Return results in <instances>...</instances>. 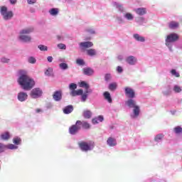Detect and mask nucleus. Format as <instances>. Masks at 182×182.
Here are the masks:
<instances>
[{
  "instance_id": "f257e3e1",
  "label": "nucleus",
  "mask_w": 182,
  "mask_h": 182,
  "mask_svg": "<svg viewBox=\"0 0 182 182\" xmlns=\"http://www.w3.org/2000/svg\"><path fill=\"white\" fill-rule=\"evenodd\" d=\"M17 82L23 90H32L35 86V80L28 75V73L25 70L18 71Z\"/></svg>"
},
{
  "instance_id": "f03ea898",
  "label": "nucleus",
  "mask_w": 182,
  "mask_h": 182,
  "mask_svg": "<svg viewBox=\"0 0 182 182\" xmlns=\"http://www.w3.org/2000/svg\"><path fill=\"white\" fill-rule=\"evenodd\" d=\"M126 106L129 109H133L132 112L130 114L131 119H137L140 116V107L137 105L136 100L133 98H129L128 100L125 102Z\"/></svg>"
},
{
  "instance_id": "7ed1b4c3",
  "label": "nucleus",
  "mask_w": 182,
  "mask_h": 182,
  "mask_svg": "<svg viewBox=\"0 0 182 182\" xmlns=\"http://www.w3.org/2000/svg\"><path fill=\"white\" fill-rule=\"evenodd\" d=\"M33 31H35V28L33 26L27 27L21 30L18 36L19 41H21V42H23L24 43H29V42L32 41V37L28 35L32 33Z\"/></svg>"
},
{
  "instance_id": "20e7f679",
  "label": "nucleus",
  "mask_w": 182,
  "mask_h": 182,
  "mask_svg": "<svg viewBox=\"0 0 182 182\" xmlns=\"http://www.w3.org/2000/svg\"><path fill=\"white\" fill-rule=\"evenodd\" d=\"M112 6L114 8H116L119 11V12H121V14H123V18L124 19H126V21H128L129 22H132L134 19V15L130 12H126V9H124V6H123V4L113 1Z\"/></svg>"
},
{
  "instance_id": "39448f33",
  "label": "nucleus",
  "mask_w": 182,
  "mask_h": 182,
  "mask_svg": "<svg viewBox=\"0 0 182 182\" xmlns=\"http://www.w3.org/2000/svg\"><path fill=\"white\" fill-rule=\"evenodd\" d=\"M177 41H178V34L176 33H171L166 36L165 46H167L169 52H173V45Z\"/></svg>"
},
{
  "instance_id": "423d86ee",
  "label": "nucleus",
  "mask_w": 182,
  "mask_h": 182,
  "mask_svg": "<svg viewBox=\"0 0 182 182\" xmlns=\"http://www.w3.org/2000/svg\"><path fill=\"white\" fill-rule=\"evenodd\" d=\"M78 147L82 151H91V150H93L95 149V143L92 141H80L77 143Z\"/></svg>"
},
{
  "instance_id": "0eeeda50",
  "label": "nucleus",
  "mask_w": 182,
  "mask_h": 182,
  "mask_svg": "<svg viewBox=\"0 0 182 182\" xmlns=\"http://www.w3.org/2000/svg\"><path fill=\"white\" fill-rule=\"evenodd\" d=\"M1 14L4 21H9L14 16V13L11 11H8V9L6 6L1 7Z\"/></svg>"
},
{
  "instance_id": "6e6552de",
  "label": "nucleus",
  "mask_w": 182,
  "mask_h": 182,
  "mask_svg": "<svg viewBox=\"0 0 182 182\" xmlns=\"http://www.w3.org/2000/svg\"><path fill=\"white\" fill-rule=\"evenodd\" d=\"M43 95V91H42V89L39 87L32 89L30 92V97L31 99H39V97H42Z\"/></svg>"
},
{
  "instance_id": "1a4fd4ad",
  "label": "nucleus",
  "mask_w": 182,
  "mask_h": 182,
  "mask_svg": "<svg viewBox=\"0 0 182 182\" xmlns=\"http://www.w3.org/2000/svg\"><path fill=\"white\" fill-rule=\"evenodd\" d=\"M18 146L14 145V144L5 145L3 143H0V153H4L6 149H8V150H18Z\"/></svg>"
},
{
  "instance_id": "9d476101",
  "label": "nucleus",
  "mask_w": 182,
  "mask_h": 182,
  "mask_svg": "<svg viewBox=\"0 0 182 182\" xmlns=\"http://www.w3.org/2000/svg\"><path fill=\"white\" fill-rule=\"evenodd\" d=\"M124 90L125 96H127L128 99H134L136 97V92L133 88L130 87H125Z\"/></svg>"
},
{
  "instance_id": "9b49d317",
  "label": "nucleus",
  "mask_w": 182,
  "mask_h": 182,
  "mask_svg": "<svg viewBox=\"0 0 182 182\" xmlns=\"http://www.w3.org/2000/svg\"><path fill=\"white\" fill-rule=\"evenodd\" d=\"M79 123H80V121L78 120L76 122L75 124L72 125L69 128L70 134L74 136L76 134V133H77V132H79V130H80V126H79Z\"/></svg>"
},
{
  "instance_id": "f8f14e48",
  "label": "nucleus",
  "mask_w": 182,
  "mask_h": 182,
  "mask_svg": "<svg viewBox=\"0 0 182 182\" xmlns=\"http://www.w3.org/2000/svg\"><path fill=\"white\" fill-rule=\"evenodd\" d=\"M79 48L80 50H86L89 48H93V42L92 41H83L79 43Z\"/></svg>"
},
{
  "instance_id": "ddd939ff",
  "label": "nucleus",
  "mask_w": 182,
  "mask_h": 182,
  "mask_svg": "<svg viewBox=\"0 0 182 182\" xmlns=\"http://www.w3.org/2000/svg\"><path fill=\"white\" fill-rule=\"evenodd\" d=\"M125 62L130 66H134L137 65V57L134 55H129L126 58Z\"/></svg>"
},
{
  "instance_id": "4468645a",
  "label": "nucleus",
  "mask_w": 182,
  "mask_h": 182,
  "mask_svg": "<svg viewBox=\"0 0 182 182\" xmlns=\"http://www.w3.org/2000/svg\"><path fill=\"white\" fill-rule=\"evenodd\" d=\"M17 99L18 102H26L28 100V93L23 91L18 92L17 95Z\"/></svg>"
},
{
  "instance_id": "2eb2a0df",
  "label": "nucleus",
  "mask_w": 182,
  "mask_h": 182,
  "mask_svg": "<svg viewBox=\"0 0 182 182\" xmlns=\"http://www.w3.org/2000/svg\"><path fill=\"white\" fill-rule=\"evenodd\" d=\"M80 87H84L85 89V93L87 95V93H92L93 92L92 89H90V85L87 84L85 81H80L79 83Z\"/></svg>"
},
{
  "instance_id": "dca6fc26",
  "label": "nucleus",
  "mask_w": 182,
  "mask_h": 182,
  "mask_svg": "<svg viewBox=\"0 0 182 182\" xmlns=\"http://www.w3.org/2000/svg\"><path fill=\"white\" fill-rule=\"evenodd\" d=\"M107 144L109 147H116L117 146V141L114 137H109L107 140Z\"/></svg>"
},
{
  "instance_id": "f3484780",
  "label": "nucleus",
  "mask_w": 182,
  "mask_h": 182,
  "mask_svg": "<svg viewBox=\"0 0 182 182\" xmlns=\"http://www.w3.org/2000/svg\"><path fill=\"white\" fill-rule=\"evenodd\" d=\"M53 99L55 102H60L62 100V91H55L53 95Z\"/></svg>"
},
{
  "instance_id": "a211bd4d",
  "label": "nucleus",
  "mask_w": 182,
  "mask_h": 182,
  "mask_svg": "<svg viewBox=\"0 0 182 182\" xmlns=\"http://www.w3.org/2000/svg\"><path fill=\"white\" fill-rule=\"evenodd\" d=\"M83 74L86 76H92L95 73V70L92 68H85L82 70Z\"/></svg>"
},
{
  "instance_id": "6ab92c4d",
  "label": "nucleus",
  "mask_w": 182,
  "mask_h": 182,
  "mask_svg": "<svg viewBox=\"0 0 182 182\" xmlns=\"http://www.w3.org/2000/svg\"><path fill=\"white\" fill-rule=\"evenodd\" d=\"M64 114H70L73 112V105H70L63 109Z\"/></svg>"
},
{
  "instance_id": "aec40b11",
  "label": "nucleus",
  "mask_w": 182,
  "mask_h": 182,
  "mask_svg": "<svg viewBox=\"0 0 182 182\" xmlns=\"http://www.w3.org/2000/svg\"><path fill=\"white\" fill-rule=\"evenodd\" d=\"M70 96L75 97V96H82L83 95V90L80 89L78 90H74L70 92Z\"/></svg>"
},
{
  "instance_id": "412c9836",
  "label": "nucleus",
  "mask_w": 182,
  "mask_h": 182,
  "mask_svg": "<svg viewBox=\"0 0 182 182\" xmlns=\"http://www.w3.org/2000/svg\"><path fill=\"white\" fill-rule=\"evenodd\" d=\"M9 139H11V134L8 132H4L0 135V140L8 141Z\"/></svg>"
},
{
  "instance_id": "4be33fe9",
  "label": "nucleus",
  "mask_w": 182,
  "mask_h": 182,
  "mask_svg": "<svg viewBox=\"0 0 182 182\" xmlns=\"http://www.w3.org/2000/svg\"><path fill=\"white\" fill-rule=\"evenodd\" d=\"M135 12L139 16H143V15H146V14H147L146 8H138L135 10Z\"/></svg>"
},
{
  "instance_id": "5701e85b",
  "label": "nucleus",
  "mask_w": 182,
  "mask_h": 182,
  "mask_svg": "<svg viewBox=\"0 0 182 182\" xmlns=\"http://www.w3.org/2000/svg\"><path fill=\"white\" fill-rule=\"evenodd\" d=\"M180 26V23L177 21H171L168 23V28L169 29H177Z\"/></svg>"
},
{
  "instance_id": "b1692460",
  "label": "nucleus",
  "mask_w": 182,
  "mask_h": 182,
  "mask_svg": "<svg viewBox=\"0 0 182 182\" xmlns=\"http://www.w3.org/2000/svg\"><path fill=\"white\" fill-rule=\"evenodd\" d=\"M163 139H164V134H158L154 136V140L156 143H161V141H163Z\"/></svg>"
},
{
  "instance_id": "393cba45",
  "label": "nucleus",
  "mask_w": 182,
  "mask_h": 182,
  "mask_svg": "<svg viewBox=\"0 0 182 182\" xmlns=\"http://www.w3.org/2000/svg\"><path fill=\"white\" fill-rule=\"evenodd\" d=\"M48 14H50L51 16H58L59 14V9L52 8L48 11Z\"/></svg>"
},
{
  "instance_id": "a878e982",
  "label": "nucleus",
  "mask_w": 182,
  "mask_h": 182,
  "mask_svg": "<svg viewBox=\"0 0 182 182\" xmlns=\"http://www.w3.org/2000/svg\"><path fill=\"white\" fill-rule=\"evenodd\" d=\"M134 39L137 41V42H146V38L144 36H140L139 34L135 33L133 35Z\"/></svg>"
},
{
  "instance_id": "bb28decb",
  "label": "nucleus",
  "mask_w": 182,
  "mask_h": 182,
  "mask_svg": "<svg viewBox=\"0 0 182 182\" xmlns=\"http://www.w3.org/2000/svg\"><path fill=\"white\" fill-rule=\"evenodd\" d=\"M85 32L89 33V35H96L97 31H96V28L94 27H88L85 28Z\"/></svg>"
},
{
  "instance_id": "cd10ccee",
  "label": "nucleus",
  "mask_w": 182,
  "mask_h": 182,
  "mask_svg": "<svg viewBox=\"0 0 182 182\" xmlns=\"http://www.w3.org/2000/svg\"><path fill=\"white\" fill-rule=\"evenodd\" d=\"M103 96L105 100L108 102V103H112V102H113V100H112V95H110V92L106 91L103 93Z\"/></svg>"
},
{
  "instance_id": "c85d7f7f",
  "label": "nucleus",
  "mask_w": 182,
  "mask_h": 182,
  "mask_svg": "<svg viewBox=\"0 0 182 182\" xmlns=\"http://www.w3.org/2000/svg\"><path fill=\"white\" fill-rule=\"evenodd\" d=\"M87 55L91 58H93V56H96V55H97V51L96 49L93 48L88 49L87 50Z\"/></svg>"
},
{
  "instance_id": "c756f323",
  "label": "nucleus",
  "mask_w": 182,
  "mask_h": 182,
  "mask_svg": "<svg viewBox=\"0 0 182 182\" xmlns=\"http://www.w3.org/2000/svg\"><path fill=\"white\" fill-rule=\"evenodd\" d=\"M173 132L177 136H181L182 134V127L181 126H176L173 129Z\"/></svg>"
},
{
  "instance_id": "7c9ffc66",
  "label": "nucleus",
  "mask_w": 182,
  "mask_h": 182,
  "mask_svg": "<svg viewBox=\"0 0 182 182\" xmlns=\"http://www.w3.org/2000/svg\"><path fill=\"white\" fill-rule=\"evenodd\" d=\"M13 143L14 146H16L18 147V146H21L22 144V139L18 136H16L13 139Z\"/></svg>"
},
{
  "instance_id": "2f4dec72",
  "label": "nucleus",
  "mask_w": 182,
  "mask_h": 182,
  "mask_svg": "<svg viewBox=\"0 0 182 182\" xmlns=\"http://www.w3.org/2000/svg\"><path fill=\"white\" fill-rule=\"evenodd\" d=\"M79 126L80 127L82 126V127L85 129H90V124L86 121H80Z\"/></svg>"
},
{
  "instance_id": "473e14b6",
  "label": "nucleus",
  "mask_w": 182,
  "mask_h": 182,
  "mask_svg": "<svg viewBox=\"0 0 182 182\" xmlns=\"http://www.w3.org/2000/svg\"><path fill=\"white\" fill-rule=\"evenodd\" d=\"M92 111L85 110L82 113V116L85 119H90L92 117Z\"/></svg>"
},
{
  "instance_id": "72a5a7b5",
  "label": "nucleus",
  "mask_w": 182,
  "mask_h": 182,
  "mask_svg": "<svg viewBox=\"0 0 182 182\" xmlns=\"http://www.w3.org/2000/svg\"><path fill=\"white\" fill-rule=\"evenodd\" d=\"M173 91L174 93H181L182 87L178 85H174L173 87Z\"/></svg>"
},
{
  "instance_id": "f704fd0d",
  "label": "nucleus",
  "mask_w": 182,
  "mask_h": 182,
  "mask_svg": "<svg viewBox=\"0 0 182 182\" xmlns=\"http://www.w3.org/2000/svg\"><path fill=\"white\" fill-rule=\"evenodd\" d=\"M108 89L112 92H114L116 89H117V82H112L109 83L108 85Z\"/></svg>"
},
{
  "instance_id": "c9c22d12",
  "label": "nucleus",
  "mask_w": 182,
  "mask_h": 182,
  "mask_svg": "<svg viewBox=\"0 0 182 182\" xmlns=\"http://www.w3.org/2000/svg\"><path fill=\"white\" fill-rule=\"evenodd\" d=\"M136 23L139 25H143L144 23H147V21L144 17H138L136 19Z\"/></svg>"
},
{
  "instance_id": "e433bc0d",
  "label": "nucleus",
  "mask_w": 182,
  "mask_h": 182,
  "mask_svg": "<svg viewBox=\"0 0 182 182\" xmlns=\"http://www.w3.org/2000/svg\"><path fill=\"white\" fill-rule=\"evenodd\" d=\"M59 68L61 70H68L69 69V65L66 63H61L59 64Z\"/></svg>"
},
{
  "instance_id": "4c0bfd02",
  "label": "nucleus",
  "mask_w": 182,
  "mask_h": 182,
  "mask_svg": "<svg viewBox=\"0 0 182 182\" xmlns=\"http://www.w3.org/2000/svg\"><path fill=\"white\" fill-rule=\"evenodd\" d=\"M116 21L119 25H122V23H124V19L121 16H116Z\"/></svg>"
},
{
  "instance_id": "58836bf2",
  "label": "nucleus",
  "mask_w": 182,
  "mask_h": 182,
  "mask_svg": "<svg viewBox=\"0 0 182 182\" xmlns=\"http://www.w3.org/2000/svg\"><path fill=\"white\" fill-rule=\"evenodd\" d=\"M28 62L31 65H35V63H36V58H35L33 56H30L28 58Z\"/></svg>"
},
{
  "instance_id": "ea45409f",
  "label": "nucleus",
  "mask_w": 182,
  "mask_h": 182,
  "mask_svg": "<svg viewBox=\"0 0 182 182\" xmlns=\"http://www.w3.org/2000/svg\"><path fill=\"white\" fill-rule=\"evenodd\" d=\"M76 63L79 66H85V60L82 58H77L76 60Z\"/></svg>"
},
{
  "instance_id": "a19ab883",
  "label": "nucleus",
  "mask_w": 182,
  "mask_h": 182,
  "mask_svg": "<svg viewBox=\"0 0 182 182\" xmlns=\"http://www.w3.org/2000/svg\"><path fill=\"white\" fill-rule=\"evenodd\" d=\"M171 74L172 75V76H174L175 77H180V73L177 72L176 69H172L171 70Z\"/></svg>"
},
{
  "instance_id": "79ce46f5",
  "label": "nucleus",
  "mask_w": 182,
  "mask_h": 182,
  "mask_svg": "<svg viewBox=\"0 0 182 182\" xmlns=\"http://www.w3.org/2000/svg\"><path fill=\"white\" fill-rule=\"evenodd\" d=\"M112 80V74L107 73L105 75V81L107 82H110Z\"/></svg>"
},
{
  "instance_id": "37998d69",
  "label": "nucleus",
  "mask_w": 182,
  "mask_h": 182,
  "mask_svg": "<svg viewBox=\"0 0 182 182\" xmlns=\"http://www.w3.org/2000/svg\"><path fill=\"white\" fill-rule=\"evenodd\" d=\"M38 48L40 50H41V52H46V50H48V46L44 45H39Z\"/></svg>"
},
{
  "instance_id": "c03bdc74",
  "label": "nucleus",
  "mask_w": 182,
  "mask_h": 182,
  "mask_svg": "<svg viewBox=\"0 0 182 182\" xmlns=\"http://www.w3.org/2000/svg\"><path fill=\"white\" fill-rule=\"evenodd\" d=\"M87 96L88 95L85 92H82V95H81V102H82L83 103H85V102H86V100H87Z\"/></svg>"
},
{
  "instance_id": "a18cd8bd",
  "label": "nucleus",
  "mask_w": 182,
  "mask_h": 182,
  "mask_svg": "<svg viewBox=\"0 0 182 182\" xmlns=\"http://www.w3.org/2000/svg\"><path fill=\"white\" fill-rule=\"evenodd\" d=\"M69 89L70 90L73 91V90H76V89H77V85L75 84V83H70L69 85Z\"/></svg>"
},
{
  "instance_id": "49530a36",
  "label": "nucleus",
  "mask_w": 182,
  "mask_h": 182,
  "mask_svg": "<svg viewBox=\"0 0 182 182\" xmlns=\"http://www.w3.org/2000/svg\"><path fill=\"white\" fill-rule=\"evenodd\" d=\"M9 60H11L6 57H3L1 58V63H9Z\"/></svg>"
},
{
  "instance_id": "de8ad7c7",
  "label": "nucleus",
  "mask_w": 182,
  "mask_h": 182,
  "mask_svg": "<svg viewBox=\"0 0 182 182\" xmlns=\"http://www.w3.org/2000/svg\"><path fill=\"white\" fill-rule=\"evenodd\" d=\"M58 48L59 49H62L63 50H66V45L63 44V43H59L58 44Z\"/></svg>"
},
{
  "instance_id": "09e8293b",
  "label": "nucleus",
  "mask_w": 182,
  "mask_h": 182,
  "mask_svg": "<svg viewBox=\"0 0 182 182\" xmlns=\"http://www.w3.org/2000/svg\"><path fill=\"white\" fill-rule=\"evenodd\" d=\"M163 95H164V96H168V95H171V90H170V89H168L165 91H163Z\"/></svg>"
},
{
  "instance_id": "8fccbe9b",
  "label": "nucleus",
  "mask_w": 182,
  "mask_h": 182,
  "mask_svg": "<svg viewBox=\"0 0 182 182\" xmlns=\"http://www.w3.org/2000/svg\"><path fill=\"white\" fill-rule=\"evenodd\" d=\"M57 39L60 42H62V41H65V37H63V36H62V35H58V36H57Z\"/></svg>"
},
{
  "instance_id": "3c124183",
  "label": "nucleus",
  "mask_w": 182,
  "mask_h": 182,
  "mask_svg": "<svg viewBox=\"0 0 182 182\" xmlns=\"http://www.w3.org/2000/svg\"><path fill=\"white\" fill-rule=\"evenodd\" d=\"M98 120V122H100V123H102V122H103V120H105V117H103V115H100L98 117H96Z\"/></svg>"
},
{
  "instance_id": "603ef678",
  "label": "nucleus",
  "mask_w": 182,
  "mask_h": 182,
  "mask_svg": "<svg viewBox=\"0 0 182 182\" xmlns=\"http://www.w3.org/2000/svg\"><path fill=\"white\" fill-rule=\"evenodd\" d=\"M37 0H27V3L28 5H33L34 4H36Z\"/></svg>"
},
{
  "instance_id": "864d4df0",
  "label": "nucleus",
  "mask_w": 182,
  "mask_h": 182,
  "mask_svg": "<svg viewBox=\"0 0 182 182\" xmlns=\"http://www.w3.org/2000/svg\"><path fill=\"white\" fill-rule=\"evenodd\" d=\"M50 70H52V68L47 69L46 71L45 72V75L50 76Z\"/></svg>"
},
{
  "instance_id": "5fc2aeb1",
  "label": "nucleus",
  "mask_w": 182,
  "mask_h": 182,
  "mask_svg": "<svg viewBox=\"0 0 182 182\" xmlns=\"http://www.w3.org/2000/svg\"><path fill=\"white\" fill-rule=\"evenodd\" d=\"M117 71L119 73H123V68H122V66H117Z\"/></svg>"
},
{
  "instance_id": "6e6d98bb",
  "label": "nucleus",
  "mask_w": 182,
  "mask_h": 182,
  "mask_svg": "<svg viewBox=\"0 0 182 182\" xmlns=\"http://www.w3.org/2000/svg\"><path fill=\"white\" fill-rule=\"evenodd\" d=\"M92 124H99V121L97 120V117L92 119Z\"/></svg>"
},
{
  "instance_id": "4d7b16f0",
  "label": "nucleus",
  "mask_w": 182,
  "mask_h": 182,
  "mask_svg": "<svg viewBox=\"0 0 182 182\" xmlns=\"http://www.w3.org/2000/svg\"><path fill=\"white\" fill-rule=\"evenodd\" d=\"M47 60L48 62H49V63H52V62L53 61V57L52 56L47 57Z\"/></svg>"
},
{
  "instance_id": "13d9d810",
  "label": "nucleus",
  "mask_w": 182,
  "mask_h": 182,
  "mask_svg": "<svg viewBox=\"0 0 182 182\" xmlns=\"http://www.w3.org/2000/svg\"><path fill=\"white\" fill-rule=\"evenodd\" d=\"M117 59L119 60H123V59H124V57L122 55H119L117 56Z\"/></svg>"
},
{
  "instance_id": "bf43d9fd",
  "label": "nucleus",
  "mask_w": 182,
  "mask_h": 182,
  "mask_svg": "<svg viewBox=\"0 0 182 182\" xmlns=\"http://www.w3.org/2000/svg\"><path fill=\"white\" fill-rule=\"evenodd\" d=\"M171 114H172V116H174L176 114V113H177L176 110H171L170 111Z\"/></svg>"
},
{
  "instance_id": "052dcab7",
  "label": "nucleus",
  "mask_w": 182,
  "mask_h": 182,
  "mask_svg": "<svg viewBox=\"0 0 182 182\" xmlns=\"http://www.w3.org/2000/svg\"><path fill=\"white\" fill-rule=\"evenodd\" d=\"M16 1L17 0H10V4H11V5H15V4H16Z\"/></svg>"
},
{
  "instance_id": "680f3d73",
  "label": "nucleus",
  "mask_w": 182,
  "mask_h": 182,
  "mask_svg": "<svg viewBox=\"0 0 182 182\" xmlns=\"http://www.w3.org/2000/svg\"><path fill=\"white\" fill-rule=\"evenodd\" d=\"M36 112L42 113V109H36Z\"/></svg>"
},
{
  "instance_id": "e2e57ef3",
  "label": "nucleus",
  "mask_w": 182,
  "mask_h": 182,
  "mask_svg": "<svg viewBox=\"0 0 182 182\" xmlns=\"http://www.w3.org/2000/svg\"><path fill=\"white\" fill-rule=\"evenodd\" d=\"M178 103H181V100H179L178 101Z\"/></svg>"
},
{
  "instance_id": "0e129e2a",
  "label": "nucleus",
  "mask_w": 182,
  "mask_h": 182,
  "mask_svg": "<svg viewBox=\"0 0 182 182\" xmlns=\"http://www.w3.org/2000/svg\"><path fill=\"white\" fill-rule=\"evenodd\" d=\"M110 129H113V127H110Z\"/></svg>"
},
{
  "instance_id": "69168bd1",
  "label": "nucleus",
  "mask_w": 182,
  "mask_h": 182,
  "mask_svg": "<svg viewBox=\"0 0 182 182\" xmlns=\"http://www.w3.org/2000/svg\"><path fill=\"white\" fill-rule=\"evenodd\" d=\"M0 170H1V164H0Z\"/></svg>"
}]
</instances>
